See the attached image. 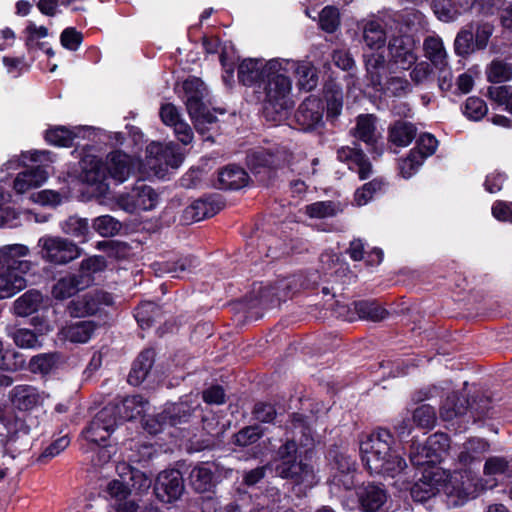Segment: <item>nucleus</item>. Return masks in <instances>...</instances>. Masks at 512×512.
Wrapping results in <instances>:
<instances>
[{"label": "nucleus", "mask_w": 512, "mask_h": 512, "mask_svg": "<svg viewBox=\"0 0 512 512\" xmlns=\"http://www.w3.org/2000/svg\"><path fill=\"white\" fill-rule=\"evenodd\" d=\"M43 304V294L38 290L30 289L14 300L11 312L17 317L26 318L36 313Z\"/></svg>", "instance_id": "nucleus-25"}, {"label": "nucleus", "mask_w": 512, "mask_h": 512, "mask_svg": "<svg viewBox=\"0 0 512 512\" xmlns=\"http://www.w3.org/2000/svg\"><path fill=\"white\" fill-rule=\"evenodd\" d=\"M183 160L182 151L173 142H152L146 148L145 166L159 178L164 177L170 168L177 169Z\"/></svg>", "instance_id": "nucleus-9"}, {"label": "nucleus", "mask_w": 512, "mask_h": 512, "mask_svg": "<svg viewBox=\"0 0 512 512\" xmlns=\"http://www.w3.org/2000/svg\"><path fill=\"white\" fill-rule=\"evenodd\" d=\"M190 483L197 492L209 491L213 485V473L206 464L194 467L190 472Z\"/></svg>", "instance_id": "nucleus-45"}, {"label": "nucleus", "mask_w": 512, "mask_h": 512, "mask_svg": "<svg viewBox=\"0 0 512 512\" xmlns=\"http://www.w3.org/2000/svg\"><path fill=\"white\" fill-rule=\"evenodd\" d=\"M488 448V443L483 439H471L463 445V448L458 455V460L461 464L468 465L474 460L479 459L482 454L488 451Z\"/></svg>", "instance_id": "nucleus-42"}, {"label": "nucleus", "mask_w": 512, "mask_h": 512, "mask_svg": "<svg viewBox=\"0 0 512 512\" xmlns=\"http://www.w3.org/2000/svg\"><path fill=\"white\" fill-rule=\"evenodd\" d=\"M247 165L254 173H261L262 169L280 165L278 156H274L265 150L254 151L247 157Z\"/></svg>", "instance_id": "nucleus-46"}, {"label": "nucleus", "mask_w": 512, "mask_h": 512, "mask_svg": "<svg viewBox=\"0 0 512 512\" xmlns=\"http://www.w3.org/2000/svg\"><path fill=\"white\" fill-rule=\"evenodd\" d=\"M363 464L371 474L396 477L407 464L395 448L393 435L385 429L373 431L360 442Z\"/></svg>", "instance_id": "nucleus-4"}, {"label": "nucleus", "mask_w": 512, "mask_h": 512, "mask_svg": "<svg viewBox=\"0 0 512 512\" xmlns=\"http://www.w3.org/2000/svg\"><path fill=\"white\" fill-rule=\"evenodd\" d=\"M332 458L331 469L333 474L330 479V485L336 488L351 489L354 484V474L356 471L354 460L344 452H330Z\"/></svg>", "instance_id": "nucleus-20"}, {"label": "nucleus", "mask_w": 512, "mask_h": 512, "mask_svg": "<svg viewBox=\"0 0 512 512\" xmlns=\"http://www.w3.org/2000/svg\"><path fill=\"white\" fill-rule=\"evenodd\" d=\"M130 487L123 479H114L107 485V493L110 497V504L124 501L130 496Z\"/></svg>", "instance_id": "nucleus-57"}, {"label": "nucleus", "mask_w": 512, "mask_h": 512, "mask_svg": "<svg viewBox=\"0 0 512 512\" xmlns=\"http://www.w3.org/2000/svg\"><path fill=\"white\" fill-rule=\"evenodd\" d=\"M339 23V13L336 8L328 6L321 11L319 24L322 30L327 33H333L338 28Z\"/></svg>", "instance_id": "nucleus-60"}, {"label": "nucleus", "mask_w": 512, "mask_h": 512, "mask_svg": "<svg viewBox=\"0 0 512 512\" xmlns=\"http://www.w3.org/2000/svg\"><path fill=\"white\" fill-rule=\"evenodd\" d=\"M59 360L58 353L38 354L30 359L29 370L34 374L46 375L57 367Z\"/></svg>", "instance_id": "nucleus-43"}, {"label": "nucleus", "mask_w": 512, "mask_h": 512, "mask_svg": "<svg viewBox=\"0 0 512 512\" xmlns=\"http://www.w3.org/2000/svg\"><path fill=\"white\" fill-rule=\"evenodd\" d=\"M92 226L102 237L114 236L121 229L120 222L110 215H103L95 218Z\"/></svg>", "instance_id": "nucleus-51"}, {"label": "nucleus", "mask_w": 512, "mask_h": 512, "mask_svg": "<svg viewBox=\"0 0 512 512\" xmlns=\"http://www.w3.org/2000/svg\"><path fill=\"white\" fill-rule=\"evenodd\" d=\"M355 309L360 318L372 321H380L386 317V311L375 302L361 301L355 304Z\"/></svg>", "instance_id": "nucleus-53"}, {"label": "nucleus", "mask_w": 512, "mask_h": 512, "mask_svg": "<svg viewBox=\"0 0 512 512\" xmlns=\"http://www.w3.org/2000/svg\"><path fill=\"white\" fill-rule=\"evenodd\" d=\"M494 32V26L489 22H472L462 28L456 35L454 49L457 55L465 56L476 50L487 47Z\"/></svg>", "instance_id": "nucleus-12"}, {"label": "nucleus", "mask_w": 512, "mask_h": 512, "mask_svg": "<svg viewBox=\"0 0 512 512\" xmlns=\"http://www.w3.org/2000/svg\"><path fill=\"white\" fill-rule=\"evenodd\" d=\"M154 358L155 353L152 349H147L140 353L128 375V382L131 385L137 386L146 379L153 366Z\"/></svg>", "instance_id": "nucleus-31"}, {"label": "nucleus", "mask_w": 512, "mask_h": 512, "mask_svg": "<svg viewBox=\"0 0 512 512\" xmlns=\"http://www.w3.org/2000/svg\"><path fill=\"white\" fill-rule=\"evenodd\" d=\"M199 264L198 259L193 256H183L167 261H158L152 264L155 274L159 277L170 275L173 278L183 277L185 273L191 272Z\"/></svg>", "instance_id": "nucleus-23"}, {"label": "nucleus", "mask_w": 512, "mask_h": 512, "mask_svg": "<svg viewBox=\"0 0 512 512\" xmlns=\"http://www.w3.org/2000/svg\"><path fill=\"white\" fill-rule=\"evenodd\" d=\"M116 408L118 422L121 420H132L146 412L148 402L140 395L126 397L116 405H109Z\"/></svg>", "instance_id": "nucleus-29"}, {"label": "nucleus", "mask_w": 512, "mask_h": 512, "mask_svg": "<svg viewBox=\"0 0 512 512\" xmlns=\"http://www.w3.org/2000/svg\"><path fill=\"white\" fill-rule=\"evenodd\" d=\"M158 203V195L154 189L143 182H137L130 193L117 197L120 209L134 213L138 210H152Z\"/></svg>", "instance_id": "nucleus-14"}, {"label": "nucleus", "mask_w": 512, "mask_h": 512, "mask_svg": "<svg viewBox=\"0 0 512 512\" xmlns=\"http://www.w3.org/2000/svg\"><path fill=\"white\" fill-rule=\"evenodd\" d=\"M423 163V156L416 152V150H411L409 155L400 162V173L404 178L408 179L418 171Z\"/></svg>", "instance_id": "nucleus-56"}, {"label": "nucleus", "mask_w": 512, "mask_h": 512, "mask_svg": "<svg viewBox=\"0 0 512 512\" xmlns=\"http://www.w3.org/2000/svg\"><path fill=\"white\" fill-rule=\"evenodd\" d=\"M359 500L365 512H385L387 502L385 490L374 484L364 486L359 492Z\"/></svg>", "instance_id": "nucleus-26"}, {"label": "nucleus", "mask_w": 512, "mask_h": 512, "mask_svg": "<svg viewBox=\"0 0 512 512\" xmlns=\"http://www.w3.org/2000/svg\"><path fill=\"white\" fill-rule=\"evenodd\" d=\"M29 253V247L24 244L0 246V300L11 298L27 287L26 275L32 269V262L24 258Z\"/></svg>", "instance_id": "nucleus-6"}, {"label": "nucleus", "mask_w": 512, "mask_h": 512, "mask_svg": "<svg viewBox=\"0 0 512 512\" xmlns=\"http://www.w3.org/2000/svg\"><path fill=\"white\" fill-rule=\"evenodd\" d=\"M432 8L437 18L443 22L455 21L461 14L450 0H433Z\"/></svg>", "instance_id": "nucleus-54"}, {"label": "nucleus", "mask_w": 512, "mask_h": 512, "mask_svg": "<svg viewBox=\"0 0 512 512\" xmlns=\"http://www.w3.org/2000/svg\"><path fill=\"white\" fill-rule=\"evenodd\" d=\"M49 398V393L29 384L16 385L8 393L12 407L23 412H31L43 407Z\"/></svg>", "instance_id": "nucleus-15"}, {"label": "nucleus", "mask_w": 512, "mask_h": 512, "mask_svg": "<svg viewBox=\"0 0 512 512\" xmlns=\"http://www.w3.org/2000/svg\"><path fill=\"white\" fill-rule=\"evenodd\" d=\"M62 231L74 238L80 239L81 242L87 241L90 234L89 222L86 218L70 216L61 223Z\"/></svg>", "instance_id": "nucleus-41"}, {"label": "nucleus", "mask_w": 512, "mask_h": 512, "mask_svg": "<svg viewBox=\"0 0 512 512\" xmlns=\"http://www.w3.org/2000/svg\"><path fill=\"white\" fill-rule=\"evenodd\" d=\"M364 57L367 77L371 85L376 89H382L383 80L387 76L385 56L380 52H372L365 54Z\"/></svg>", "instance_id": "nucleus-27"}, {"label": "nucleus", "mask_w": 512, "mask_h": 512, "mask_svg": "<svg viewBox=\"0 0 512 512\" xmlns=\"http://www.w3.org/2000/svg\"><path fill=\"white\" fill-rule=\"evenodd\" d=\"M113 303L111 294L96 290L89 292L72 301L69 305L71 315L82 317L93 315L99 312L104 306H110Z\"/></svg>", "instance_id": "nucleus-22"}, {"label": "nucleus", "mask_w": 512, "mask_h": 512, "mask_svg": "<svg viewBox=\"0 0 512 512\" xmlns=\"http://www.w3.org/2000/svg\"><path fill=\"white\" fill-rule=\"evenodd\" d=\"M340 211V205L333 201H318L305 207V213L310 218L316 219L333 217Z\"/></svg>", "instance_id": "nucleus-48"}, {"label": "nucleus", "mask_w": 512, "mask_h": 512, "mask_svg": "<svg viewBox=\"0 0 512 512\" xmlns=\"http://www.w3.org/2000/svg\"><path fill=\"white\" fill-rule=\"evenodd\" d=\"M423 442L418 443L414 441L411 445V451H410V461L411 463L419 468H423V471L425 470H431L432 468H439L436 466L435 461H425V454L426 451H422ZM428 460V458H426ZM429 460H431L429 458Z\"/></svg>", "instance_id": "nucleus-59"}, {"label": "nucleus", "mask_w": 512, "mask_h": 512, "mask_svg": "<svg viewBox=\"0 0 512 512\" xmlns=\"http://www.w3.org/2000/svg\"><path fill=\"white\" fill-rule=\"evenodd\" d=\"M190 412L191 409L184 402L172 404L157 417L145 419L144 428L150 434H157L165 425L174 426L186 421Z\"/></svg>", "instance_id": "nucleus-21"}, {"label": "nucleus", "mask_w": 512, "mask_h": 512, "mask_svg": "<svg viewBox=\"0 0 512 512\" xmlns=\"http://www.w3.org/2000/svg\"><path fill=\"white\" fill-rule=\"evenodd\" d=\"M96 330V324L93 321H77L63 327L60 331L62 339L71 343H87Z\"/></svg>", "instance_id": "nucleus-28"}, {"label": "nucleus", "mask_w": 512, "mask_h": 512, "mask_svg": "<svg viewBox=\"0 0 512 512\" xmlns=\"http://www.w3.org/2000/svg\"><path fill=\"white\" fill-rule=\"evenodd\" d=\"M262 433L263 431L259 426L245 427L234 435V443L240 447L248 446L258 441Z\"/></svg>", "instance_id": "nucleus-62"}, {"label": "nucleus", "mask_w": 512, "mask_h": 512, "mask_svg": "<svg viewBox=\"0 0 512 512\" xmlns=\"http://www.w3.org/2000/svg\"><path fill=\"white\" fill-rule=\"evenodd\" d=\"M272 59L264 61L263 59L248 58L243 60L238 66V79L246 86L258 85L264 93V114L268 120L277 121L276 106L269 95V84L272 75L268 71V66Z\"/></svg>", "instance_id": "nucleus-7"}, {"label": "nucleus", "mask_w": 512, "mask_h": 512, "mask_svg": "<svg viewBox=\"0 0 512 512\" xmlns=\"http://www.w3.org/2000/svg\"><path fill=\"white\" fill-rule=\"evenodd\" d=\"M390 61L403 70L410 69L418 60L417 42L410 35L393 37L388 44Z\"/></svg>", "instance_id": "nucleus-16"}, {"label": "nucleus", "mask_w": 512, "mask_h": 512, "mask_svg": "<svg viewBox=\"0 0 512 512\" xmlns=\"http://www.w3.org/2000/svg\"><path fill=\"white\" fill-rule=\"evenodd\" d=\"M352 134L367 145H375L380 138V133L376 126V118L371 114L359 115Z\"/></svg>", "instance_id": "nucleus-30"}, {"label": "nucleus", "mask_w": 512, "mask_h": 512, "mask_svg": "<svg viewBox=\"0 0 512 512\" xmlns=\"http://www.w3.org/2000/svg\"><path fill=\"white\" fill-rule=\"evenodd\" d=\"M219 188L237 190L246 186L247 173L240 167L229 166L219 173Z\"/></svg>", "instance_id": "nucleus-36"}, {"label": "nucleus", "mask_w": 512, "mask_h": 512, "mask_svg": "<svg viewBox=\"0 0 512 512\" xmlns=\"http://www.w3.org/2000/svg\"><path fill=\"white\" fill-rule=\"evenodd\" d=\"M423 50L425 57L431 61L434 67H442L447 64L448 54L439 36H427L423 42Z\"/></svg>", "instance_id": "nucleus-35"}, {"label": "nucleus", "mask_w": 512, "mask_h": 512, "mask_svg": "<svg viewBox=\"0 0 512 512\" xmlns=\"http://www.w3.org/2000/svg\"><path fill=\"white\" fill-rule=\"evenodd\" d=\"M413 421L422 428L433 427L436 421L435 410L430 405H421L413 413Z\"/></svg>", "instance_id": "nucleus-61"}, {"label": "nucleus", "mask_w": 512, "mask_h": 512, "mask_svg": "<svg viewBox=\"0 0 512 512\" xmlns=\"http://www.w3.org/2000/svg\"><path fill=\"white\" fill-rule=\"evenodd\" d=\"M157 312L158 309L155 303L145 302L136 309L135 318L142 328H146L152 324Z\"/></svg>", "instance_id": "nucleus-63"}, {"label": "nucleus", "mask_w": 512, "mask_h": 512, "mask_svg": "<svg viewBox=\"0 0 512 512\" xmlns=\"http://www.w3.org/2000/svg\"><path fill=\"white\" fill-rule=\"evenodd\" d=\"M468 400L457 394H451L446 397L440 407V416L445 421H452L466 413Z\"/></svg>", "instance_id": "nucleus-37"}, {"label": "nucleus", "mask_w": 512, "mask_h": 512, "mask_svg": "<svg viewBox=\"0 0 512 512\" xmlns=\"http://www.w3.org/2000/svg\"><path fill=\"white\" fill-rule=\"evenodd\" d=\"M478 481L470 469L448 473L442 468H432L422 472V477L411 488V496L415 501L424 502L440 492L447 498L451 506H461L475 498Z\"/></svg>", "instance_id": "nucleus-1"}, {"label": "nucleus", "mask_w": 512, "mask_h": 512, "mask_svg": "<svg viewBox=\"0 0 512 512\" xmlns=\"http://www.w3.org/2000/svg\"><path fill=\"white\" fill-rule=\"evenodd\" d=\"M117 426L116 408L106 406L95 415L82 435L88 442L100 446Z\"/></svg>", "instance_id": "nucleus-13"}, {"label": "nucleus", "mask_w": 512, "mask_h": 512, "mask_svg": "<svg viewBox=\"0 0 512 512\" xmlns=\"http://www.w3.org/2000/svg\"><path fill=\"white\" fill-rule=\"evenodd\" d=\"M82 129V127H73L72 129L65 126L52 127L46 131L45 139L51 145L69 147Z\"/></svg>", "instance_id": "nucleus-38"}, {"label": "nucleus", "mask_w": 512, "mask_h": 512, "mask_svg": "<svg viewBox=\"0 0 512 512\" xmlns=\"http://www.w3.org/2000/svg\"><path fill=\"white\" fill-rule=\"evenodd\" d=\"M416 128L409 122L398 121L389 130V139L397 146H408L415 138Z\"/></svg>", "instance_id": "nucleus-39"}, {"label": "nucleus", "mask_w": 512, "mask_h": 512, "mask_svg": "<svg viewBox=\"0 0 512 512\" xmlns=\"http://www.w3.org/2000/svg\"><path fill=\"white\" fill-rule=\"evenodd\" d=\"M22 158L24 164L28 159L31 162L39 163V165L17 174L13 182V189L17 194H25L41 187L48 179V172L44 166L54 162V155L47 150L24 152Z\"/></svg>", "instance_id": "nucleus-8"}, {"label": "nucleus", "mask_w": 512, "mask_h": 512, "mask_svg": "<svg viewBox=\"0 0 512 512\" xmlns=\"http://www.w3.org/2000/svg\"><path fill=\"white\" fill-rule=\"evenodd\" d=\"M84 288V285L80 283L79 278L74 274L58 280L53 286L52 294L56 299L64 300L75 295L79 290Z\"/></svg>", "instance_id": "nucleus-44"}, {"label": "nucleus", "mask_w": 512, "mask_h": 512, "mask_svg": "<svg viewBox=\"0 0 512 512\" xmlns=\"http://www.w3.org/2000/svg\"><path fill=\"white\" fill-rule=\"evenodd\" d=\"M487 77L493 83L509 81L512 78V66L501 60L492 61L487 69Z\"/></svg>", "instance_id": "nucleus-52"}, {"label": "nucleus", "mask_w": 512, "mask_h": 512, "mask_svg": "<svg viewBox=\"0 0 512 512\" xmlns=\"http://www.w3.org/2000/svg\"><path fill=\"white\" fill-rule=\"evenodd\" d=\"M312 443L311 428L301 416L295 417L292 421V439L287 440L278 450L280 462L276 465V474L305 489L316 485L318 477L314 468L302 461H296L297 445L308 447Z\"/></svg>", "instance_id": "nucleus-3"}, {"label": "nucleus", "mask_w": 512, "mask_h": 512, "mask_svg": "<svg viewBox=\"0 0 512 512\" xmlns=\"http://www.w3.org/2000/svg\"><path fill=\"white\" fill-rule=\"evenodd\" d=\"M488 94L493 101L512 113V86L491 87Z\"/></svg>", "instance_id": "nucleus-58"}, {"label": "nucleus", "mask_w": 512, "mask_h": 512, "mask_svg": "<svg viewBox=\"0 0 512 512\" xmlns=\"http://www.w3.org/2000/svg\"><path fill=\"white\" fill-rule=\"evenodd\" d=\"M363 38L370 49L379 50L384 47L387 34L381 23L370 21L364 27Z\"/></svg>", "instance_id": "nucleus-40"}, {"label": "nucleus", "mask_w": 512, "mask_h": 512, "mask_svg": "<svg viewBox=\"0 0 512 512\" xmlns=\"http://www.w3.org/2000/svg\"><path fill=\"white\" fill-rule=\"evenodd\" d=\"M327 102V117L337 118L343 107V93L336 86H328L325 92Z\"/></svg>", "instance_id": "nucleus-50"}, {"label": "nucleus", "mask_w": 512, "mask_h": 512, "mask_svg": "<svg viewBox=\"0 0 512 512\" xmlns=\"http://www.w3.org/2000/svg\"><path fill=\"white\" fill-rule=\"evenodd\" d=\"M37 247L41 259L55 265L67 264L81 255V249L74 242L58 236L40 237Z\"/></svg>", "instance_id": "nucleus-11"}, {"label": "nucleus", "mask_w": 512, "mask_h": 512, "mask_svg": "<svg viewBox=\"0 0 512 512\" xmlns=\"http://www.w3.org/2000/svg\"><path fill=\"white\" fill-rule=\"evenodd\" d=\"M106 260L103 256L95 255L84 259L76 276L84 287L90 286L95 280V274L104 271L106 268Z\"/></svg>", "instance_id": "nucleus-34"}, {"label": "nucleus", "mask_w": 512, "mask_h": 512, "mask_svg": "<svg viewBox=\"0 0 512 512\" xmlns=\"http://www.w3.org/2000/svg\"><path fill=\"white\" fill-rule=\"evenodd\" d=\"M486 103L479 97H469L463 107L464 115L473 121H479L487 114Z\"/></svg>", "instance_id": "nucleus-55"}, {"label": "nucleus", "mask_w": 512, "mask_h": 512, "mask_svg": "<svg viewBox=\"0 0 512 512\" xmlns=\"http://www.w3.org/2000/svg\"><path fill=\"white\" fill-rule=\"evenodd\" d=\"M138 161L122 151H113L106 156L105 162L94 155L86 154L80 162L81 178L89 185H97L98 191L104 193L107 176L117 183L125 182L138 166Z\"/></svg>", "instance_id": "nucleus-5"}, {"label": "nucleus", "mask_w": 512, "mask_h": 512, "mask_svg": "<svg viewBox=\"0 0 512 512\" xmlns=\"http://www.w3.org/2000/svg\"><path fill=\"white\" fill-rule=\"evenodd\" d=\"M268 71L272 75L269 95L276 106L277 121H280L293 106L292 81L287 74L293 72L299 89L305 91H311L317 86L318 76L310 62L280 57L272 59Z\"/></svg>", "instance_id": "nucleus-2"}, {"label": "nucleus", "mask_w": 512, "mask_h": 512, "mask_svg": "<svg viewBox=\"0 0 512 512\" xmlns=\"http://www.w3.org/2000/svg\"><path fill=\"white\" fill-rule=\"evenodd\" d=\"M16 346L23 349H37L41 347L40 335L27 328H18L8 333Z\"/></svg>", "instance_id": "nucleus-47"}, {"label": "nucleus", "mask_w": 512, "mask_h": 512, "mask_svg": "<svg viewBox=\"0 0 512 512\" xmlns=\"http://www.w3.org/2000/svg\"><path fill=\"white\" fill-rule=\"evenodd\" d=\"M0 422L4 426L6 430V437L10 442H15L28 436L39 426V420L37 417H34L31 414L19 416L12 410L1 413Z\"/></svg>", "instance_id": "nucleus-18"}, {"label": "nucleus", "mask_w": 512, "mask_h": 512, "mask_svg": "<svg viewBox=\"0 0 512 512\" xmlns=\"http://www.w3.org/2000/svg\"><path fill=\"white\" fill-rule=\"evenodd\" d=\"M385 182L381 178H375L357 189L354 194V201L357 206L366 205L373 196L383 190Z\"/></svg>", "instance_id": "nucleus-49"}, {"label": "nucleus", "mask_w": 512, "mask_h": 512, "mask_svg": "<svg viewBox=\"0 0 512 512\" xmlns=\"http://www.w3.org/2000/svg\"><path fill=\"white\" fill-rule=\"evenodd\" d=\"M449 449V438L444 433H435L424 442L422 451H426L425 459L430 458L436 464L440 463Z\"/></svg>", "instance_id": "nucleus-32"}, {"label": "nucleus", "mask_w": 512, "mask_h": 512, "mask_svg": "<svg viewBox=\"0 0 512 512\" xmlns=\"http://www.w3.org/2000/svg\"><path fill=\"white\" fill-rule=\"evenodd\" d=\"M220 207L207 199H199L192 202L183 212V219L186 222H198L205 218L214 216Z\"/></svg>", "instance_id": "nucleus-33"}, {"label": "nucleus", "mask_w": 512, "mask_h": 512, "mask_svg": "<svg viewBox=\"0 0 512 512\" xmlns=\"http://www.w3.org/2000/svg\"><path fill=\"white\" fill-rule=\"evenodd\" d=\"M83 41V35L73 27L64 29L60 35L61 45L70 51H76Z\"/></svg>", "instance_id": "nucleus-64"}, {"label": "nucleus", "mask_w": 512, "mask_h": 512, "mask_svg": "<svg viewBox=\"0 0 512 512\" xmlns=\"http://www.w3.org/2000/svg\"><path fill=\"white\" fill-rule=\"evenodd\" d=\"M154 491L162 502L172 503L178 500L184 492V482L180 471L170 469L160 472L155 481Z\"/></svg>", "instance_id": "nucleus-19"}, {"label": "nucleus", "mask_w": 512, "mask_h": 512, "mask_svg": "<svg viewBox=\"0 0 512 512\" xmlns=\"http://www.w3.org/2000/svg\"><path fill=\"white\" fill-rule=\"evenodd\" d=\"M183 100L197 129L204 124H212L216 117L208 110L204 103L207 89L204 83L196 77L185 80L182 84Z\"/></svg>", "instance_id": "nucleus-10"}, {"label": "nucleus", "mask_w": 512, "mask_h": 512, "mask_svg": "<svg viewBox=\"0 0 512 512\" xmlns=\"http://www.w3.org/2000/svg\"><path fill=\"white\" fill-rule=\"evenodd\" d=\"M339 161L348 165L349 169L358 173L359 178L364 180L372 174V165L366 155L357 149L343 146L337 150Z\"/></svg>", "instance_id": "nucleus-24"}, {"label": "nucleus", "mask_w": 512, "mask_h": 512, "mask_svg": "<svg viewBox=\"0 0 512 512\" xmlns=\"http://www.w3.org/2000/svg\"><path fill=\"white\" fill-rule=\"evenodd\" d=\"M324 103L315 96L307 97L298 107L295 119L303 131H316L324 126Z\"/></svg>", "instance_id": "nucleus-17"}]
</instances>
